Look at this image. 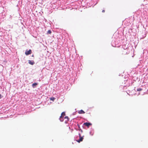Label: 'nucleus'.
Returning <instances> with one entry per match:
<instances>
[{"label":"nucleus","instance_id":"nucleus-1","mask_svg":"<svg viewBox=\"0 0 148 148\" xmlns=\"http://www.w3.org/2000/svg\"><path fill=\"white\" fill-rule=\"evenodd\" d=\"M31 53L32 50L31 49H29L28 51L26 50L25 52V54L26 55H28L31 54Z\"/></svg>","mask_w":148,"mask_h":148},{"label":"nucleus","instance_id":"nucleus-2","mask_svg":"<svg viewBox=\"0 0 148 148\" xmlns=\"http://www.w3.org/2000/svg\"><path fill=\"white\" fill-rule=\"evenodd\" d=\"M80 138L79 140H77V141L78 143H80V142L83 141V137H81V135L80 134H79Z\"/></svg>","mask_w":148,"mask_h":148},{"label":"nucleus","instance_id":"nucleus-3","mask_svg":"<svg viewBox=\"0 0 148 148\" xmlns=\"http://www.w3.org/2000/svg\"><path fill=\"white\" fill-rule=\"evenodd\" d=\"M84 125L88 127L90 125H92V124L90 123L86 122L84 123Z\"/></svg>","mask_w":148,"mask_h":148},{"label":"nucleus","instance_id":"nucleus-4","mask_svg":"<svg viewBox=\"0 0 148 148\" xmlns=\"http://www.w3.org/2000/svg\"><path fill=\"white\" fill-rule=\"evenodd\" d=\"M28 63L29 64L33 65L34 64L35 62L33 61H31L30 60H28Z\"/></svg>","mask_w":148,"mask_h":148},{"label":"nucleus","instance_id":"nucleus-5","mask_svg":"<svg viewBox=\"0 0 148 148\" xmlns=\"http://www.w3.org/2000/svg\"><path fill=\"white\" fill-rule=\"evenodd\" d=\"M65 115V113L64 112H62L61 114V115L60 116V119L62 117H63Z\"/></svg>","mask_w":148,"mask_h":148},{"label":"nucleus","instance_id":"nucleus-6","mask_svg":"<svg viewBox=\"0 0 148 148\" xmlns=\"http://www.w3.org/2000/svg\"><path fill=\"white\" fill-rule=\"evenodd\" d=\"M78 113L80 114H83L85 113V112L82 110L79 111Z\"/></svg>","mask_w":148,"mask_h":148},{"label":"nucleus","instance_id":"nucleus-7","mask_svg":"<svg viewBox=\"0 0 148 148\" xmlns=\"http://www.w3.org/2000/svg\"><path fill=\"white\" fill-rule=\"evenodd\" d=\"M38 85V84L36 83H33L32 84V86L33 88H34L35 87V86Z\"/></svg>","mask_w":148,"mask_h":148},{"label":"nucleus","instance_id":"nucleus-8","mask_svg":"<svg viewBox=\"0 0 148 148\" xmlns=\"http://www.w3.org/2000/svg\"><path fill=\"white\" fill-rule=\"evenodd\" d=\"M50 100L54 101L55 99V98L54 97H52L50 98Z\"/></svg>","mask_w":148,"mask_h":148},{"label":"nucleus","instance_id":"nucleus-9","mask_svg":"<svg viewBox=\"0 0 148 148\" xmlns=\"http://www.w3.org/2000/svg\"><path fill=\"white\" fill-rule=\"evenodd\" d=\"M142 90V89L141 88H138L137 89V90L138 91H141Z\"/></svg>","mask_w":148,"mask_h":148},{"label":"nucleus","instance_id":"nucleus-10","mask_svg":"<svg viewBox=\"0 0 148 148\" xmlns=\"http://www.w3.org/2000/svg\"><path fill=\"white\" fill-rule=\"evenodd\" d=\"M51 32L50 30H49L48 31L47 33L48 34H51Z\"/></svg>","mask_w":148,"mask_h":148},{"label":"nucleus","instance_id":"nucleus-11","mask_svg":"<svg viewBox=\"0 0 148 148\" xmlns=\"http://www.w3.org/2000/svg\"><path fill=\"white\" fill-rule=\"evenodd\" d=\"M64 119H67V121L69 120V118H68V116H66L64 117Z\"/></svg>","mask_w":148,"mask_h":148},{"label":"nucleus","instance_id":"nucleus-12","mask_svg":"<svg viewBox=\"0 0 148 148\" xmlns=\"http://www.w3.org/2000/svg\"><path fill=\"white\" fill-rule=\"evenodd\" d=\"M105 12V11L104 10H103L102 11V12H103V13H104Z\"/></svg>","mask_w":148,"mask_h":148},{"label":"nucleus","instance_id":"nucleus-13","mask_svg":"<svg viewBox=\"0 0 148 148\" xmlns=\"http://www.w3.org/2000/svg\"><path fill=\"white\" fill-rule=\"evenodd\" d=\"M32 57H34V55H32Z\"/></svg>","mask_w":148,"mask_h":148}]
</instances>
